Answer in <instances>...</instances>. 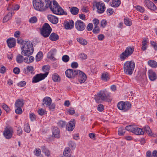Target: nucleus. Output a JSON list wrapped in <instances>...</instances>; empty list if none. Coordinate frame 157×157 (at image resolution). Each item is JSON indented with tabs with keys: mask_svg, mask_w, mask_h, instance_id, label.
<instances>
[{
	"mask_svg": "<svg viewBox=\"0 0 157 157\" xmlns=\"http://www.w3.org/2000/svg\"><path fill=\"white\" fill-rule=\"evenodd\" d=\"M41 6L42 7L41 8L42 10H36L42 12L44 11L49 7L52 13L55 14L59 15L67 14V13L63 10L56 1H53V4H52L50 0H45Z\"/></svg>",
	"mask_w": 157,
	"mask_h": 157,
	"instance_id": "obj_1",
	"label": "nucleus"
},
{
	"mask_svg": "<svg viewBox=\"0 0 157 157\" xmlns=\"http://www.w3.org/2000/svg\"><path fill=\"white\" fill-rule=\"evenodd\" d=\"M17 42L21 44L22 55L24 56H29L33 53V47L30 41H25L21 38H18L17 40Z\"/></svg>",
	"mask_w": 157,
	"mask_h": 157,
	"instance_id": "obj_2",
	"label": "nucleus"
},
{
	"mask_svg": "<svg viewBox=\"0 0 157 157\" xmlns=\"http://www.w3.org/2000/svg\"><path fill=\"white\" fill-rule=\"evenodd\" d=\"M135 67V63L132 61H127L124 64V73L128 75L132 74Z\"/></svg>",
	"mask_w": 157,
	"mask_h": 157,
	"instance_id": "obj_3",
	"label": "nucleus"
},
{
	"mask_svg": "<svg viewBox=\"0 0 157 157\" xmlns=\"http://www.w3.org/2000/svg\"><path fill=\"white\" fill-rule=\"evenodd\" d=\"M134 51V48L133 47H127L125 51L123 52L120 55V58L122 61L124 60L130 56Z\"/></svg>",
	"mask_w": 157,
	"mask_h": 157,
	"instance_id": "obj_4",
	"label": "nucleus"
},
{
	"mask_svg": "<svg viewBox=\"0 0 157 157\" xmlns=\"http://www.w3.org/2000/svg\"><path fill=\"white\" fill-rule=\"evenodd\" d=\"M52 30L51 28L47 23H45L43 25L42 29L40 30L41 35L44 37H48Z\"/></svg>",
	"mask_w": 157,
	"mask_h": 157,
	"instance_id": "obj_5",
	"label": "nucleus"
},
{
	"mask_svg": "<svg viewBox=\"0 0 157 157\" xmlns=\"http://www.w3.org/2000/svg\"><path fill=\"white\" fill-rule=\"evenodd\" d=\"M109 96V94H107V92L106 90H101L95 96V99L97 102H99L100 100H105Z\"/></svg>",
	"mask_w": 157,
	"mask_h": 157,
	"instance_id": "obj_6",
	"label": "nucleus"
},
{
	"mask_svg": "<svg viewBox=\"0 0 157 157\" xmlns=\"http://www.w3.org/2000/svg\"><path fill=\"white\" fill-rule=\"evenodd\" d=\"M119 109L126 112L130 109L131 107V104L128 101L119 102L117 105Z\"/></svg>",
	"mask_w": 157,
	"mask_h": 157,
	"instance_id": "obj_7",
	"label": "nucleus"
},
{
	"mask_svg": "<svg viewBox=\"0 0 157 157\" xmlns=\"http://www.w3.org/2000/svg\"><path fill=\"white\" fill-rule=\"evenodd\" d=\"M48 71H46L44 74H40L36 75L33 78L32 82L36 83L44 79L48 75Z\"/></svg>",
	"mask_w": 157,
	"mask_h": 157,
	"instance_id": "obj_8",
	"label": "nucleus"
},
{
	"mask_svg": "<svg viewBox=\"0 0 157 157\" xmlns=\"http://www.w3.org/2000/svg\"><path fill=\"white\" fill-rule=\"evenodd\" d=\"M78 71L79 70H75L69 69L66 71V75L69 78H74L78 74Z\"/></svg>",
	"mask_w": 157,
	"mask_h": 157,
	"instance_id": "obj_9",
	"label": "nucleus"
},
{
	"mask_svg": "<svg viewBox=\"0 0 157 157\" xmlns=\"http://www.w3.org/2000/svg\"><path fill=\"white\" fill-rule=\"evenodd\" d=\"M13 133V130L12 128H6L3 131V134L6 139H10L12 137Z\"/></svg>",
	"mask_w": 157,
	"mask_h": 157,
	"instance_id": "obj_10",
	"label": "nucleus"
},
{
	"mask_svg": "<svg viewBox=\"0 0 157 157\" xmlns=\"http://www.w3.org/2000/svg\"><path fill=\"white\" fill-rule=\"evenodd\" d=\"M75 27L76 29L78 31H82L85 29L86 25L81 20H79L75 22Z\"/></svg>",
	"mask_w": 157,
	"mask_h": 157,
	"instance_id": "obj_11",
	"label": "nucleus"
},
{
	"mask_svg": "<svg viewBox=\"0 0 157 157\" xmlns=\"http://www.w3.org/2000/svg\"><path fill=\"white\" fill-rule=\"evenodd\" d=\"M45 0H33V5L34 8L36 10H42V5Z\"/></svg>",
	"mask_w": 157,
	"mask_h": 157,
	"instance_id": "obj_12",
	"label": "nucleus"
},
{
	"mask_svg": "<svg viewBox=\"0 0 157 157\" xmlns=\"http://www.w3.org/2000/svg\"><path fill=\"white\" fill-rule=\"evenodd\" d=\"M77 75L78 77V80L79 82L81 84L84 83L86 79V76L83 72L79 70Z\"/></svg>",
	"mask_w": 157,
	"mask_h": 157,
	"instance_id": "obj_13",
	"label": "nucleus"
},
{
	"mask_svg": "<svg viewBox=\"0 0 157 157\" xmlns=\"http://www.w3.org/2000/svg\"><path fill=\"white\" fill-rule=\"evenodd\" d=\"M96 6L98 13H102L104 12L105 7L104 3L101 2H98L96 3Z\"/></svg>",
	"mask_w": 157,
	"mask_h": 157,
	"instance_id": "obj_14",
	"label": "nucleus"
},
{
	"mask_svg": "<svg viewBox=\"0 0 157 157\" xmlns=\"http://www.w3.org/2000/svg\"><path fill=\"white\" fill-rule=\"evenodd\" d=\"M144 4L149 9L151 10H156V6L153 2L149 0H145Z\"/></svg>",
	"mask_w": 157,
	"mask_h": 157,
	"instance_id": "obj_15",
	"label": "nucleus"
},
{
	"mask_svg": "<svg viewBox=\"0 0 157 157\" xmlns=\"http://www.w3.org/2000/svg\"><path fill=\"white\" fill-rule=\"evenodd\" d=\"M75 120L74 119L71 120L68 123V124L67 125V130L69 131H72L75 128Z\"/></svg>",
	"mask_w": 157,
	"mask_h": 157,
	"instance_id": "obj_16",
	"label": "nucleus"
},
{
	"mask_svg": "<svg viewBox=\"0 0 157 157\" xmlns=\"http://www.w3.org/2000/svg\"><path fill=\"white\" fill-rule=\"evenodd\" d=\"M51 98L48 97H45L43 100L42 105L44 107L49 106L52 102Z\"/></svg>",
	"mask_w": 157,
	"mask_h": 157,
	"instance_id": "obj_17",
	"label": "nucleus"
},
{
	"mask_svg": "<svg viewBox=\"0 0 157 157\" xmlns=\"http://www.w3.org/2000/svg\"><path fill=\"white\" fill-rule=\"evenodd\" d=\"M148 74L149 79L151 81H154L157 79V75L152 70L148 71Z\"/></svg>",
	"mask_w": 157,
	"mask_h": 157,
	"instance_id": "obj_18",
	"label": "nucleus"
},
{
	"mask_svg": "<svg viewBox=\"0 0 157 157\" xmlns=\"http://www.w3.org/2000/svg\"><path fill=\"white\" fill-rule=\"evenodd\" d=\"M6 42L10 48H12L15 45L16 40L14 38H9L7 40Z\"/></svg>",
	"mask_w": 157,
	"mask_h": 157,
	"instance_id": "obj_19",
	"label": "nucleus"
},
{
	"mask_svg": "<svg viewBox=\"0 0 157 157\" xmlns=\"http://www.w3.org/2000/svg\"><path fill=\"white\" fill-rule=\"evenodd\" d=\"M48 18L49 21L53 24H56L58 22V18L54 16L49 15L48 16Z\"/></svg>",
	"mask_w": 157,
	"mask_h": 157,
	"instance_id": "obj_20",
	"label": "nucleus"
},
{
	"mask_svg": "<svg viewBox=\"0 0 157 157\" xmlns=\"http://www.w3.org/2000/svg\"><path fill=\"white\" fill-rule=\"evenodd\" d=\"M53 135L56 138H59L60 137V130L56 127H54L52 130Z\"/></svg>",
	"mask_w": 157,
	"mask_h": 157,
	"instance_id": "obj_21",
	"label": "nucleus"
},
{
	"mask_svg": "<svg viewBox=\"0 0 157 157\" xmlns=\"http://www.w3.org/2000/svg\"><path fill=\"white\" fill-rule=\"evenodd\" d=\"M64 26L66 29H71L74 25V22L72 20L70 21L69 22L67 21L64 23Z\"/></svg>",
	"mask_w": 157,
	"mask_h": 157,
	"instance_id": "obj_22",
	"label": "nucleus"
},
{
	"mask_svg": "<svg viewBox=\"0 0 157 157\" xmlns=\"http://www.w3.org/2000/svg\"><path fill=\"white\" fill-rule=\"evenodd\" d=\"M34 71V68L32 66H28L26 69H24V71L25 74H33Z\"/></svg>",
	"mask_w": 157,
	"mask_h": 157,
	"instance_id": "obj_23",
	"label": "nucleus"
},
{
	"mask_svg": "<svg viewBox=\"0 0 157 157\" xmlns=\"http://www.w3.org/2000/svg\"><path fill=\"white\" fill-rule=\"evenodd\" d=\"M133 133L136 135H142L144 133V132L142 129L138 128L136 126L134 127Z\"/></svg>",
	"mask_w": 157,
	"mask_h": 157,
	"instance_id": "obj_24",
	"label": "nucleus"
},
{
	"mask_svg": "<svg viewBox=\"0 0 157 157\" xmlns=\"http://www.w3.org/2000/svg\"><path fill=\"white\" fill-rule=\"evenodd\" d=\"M24 101L23 99H18L16 100L15 105L16 107H22L24 104Z\"/></svg>",
	"mask_w": 157,
	"mask_h": 157,
	"instance_id": "obj_25",
	"label": "nucleus"
},
{
	"mask_svg": "<svg viewBox=\"0 0 157 157\" xmlns=\"http://www.w3.org/2000/svg\"><path fill=\"white\" fill-rule=\"evenodd\" d=\"M13 14L14 12H13L8 13L4 17L3 20V22H6L9 19H10L12 15H13Z\"/></svg>",
	"mask_w": 157,
	"mask_h": 157,
	"instance_id": "obj_26",
	"label": "nucleus"
},
{
	"mask_svg": "<svg viewBox=\"0 0 157 157\" xmlns=\"http://www.w3.org/2000/svg\"><path fill=\"white\" fill-rule=\"evenodd\" d=\"M49 39L52 41H55L59 39V36L56 33H52L50 35Z\"/></svg>",
	"mask_w": 157,
	"mask_h": 157,
	"instance_id": "obj_27",
	"label": "nucleus"
},
{
	"mask_svg": "<svg viewBox=\"0 0 157 157\" xmlns=\"http://www.w3.org/2000/svg\"><path fill=\"white\" fill-rule=\"evenodd\" d=\"M63 156L65 157H69L72 156L71 155V150L69 147L66 148L63 153Z\"/></svg>",
	"mask_w": 157,
	"mask_h": 157,
	"instance_id": "obj_28",
	"label": "nucleus"
},
{
	"mask_svg": "<svg viewBox=\"0 0 157 157\" xmlns=\"http://www.w3.org/2000/svg\"><path fill=\"white\" fill-rule=\"evenodd\" d=\"M148 65L152 68H155L157 67V62L153 60H150L148 61Z\"/></svg>",
	"mask_w": 157,
	"mask_h": 157,
	"instance_id": "obj_29",
	"label": "nucleus"
},
{
	"mask_svg": "<svg viewBox=\"0 0 157 157\" xmlns=\"http://www.w3.org/2000/svg\"><path fill=\"white\" fill-rule=\"evenodd\" d=\"M111 5L112 7H118L121 4V1L119 0L116 1L113 0L111 2Z\"/></svg>",
	"mask_w": 157,
	"mask_h": 157,
	"instance_id": "obj_30",
	"label": "nucleus"
},
{
	"mask_svg": "<svg viewBox=\"0 0 157 157\" xmlns=\"http://www.w3.org/2000/svg\"><path fill=\"white\" fill-rule=\"evenodd\" d=\"M101 79L105 81H107L109 79V74L107 72L103 73L101 75Z\"/></svg>",
	"mask_w": 157,
	"mask_h": 157,
	"instance_id": "obj_31",
	"label": "nucleus"
},
{
	"mask_svg": "<svg viewBox=\"0 0 157 157\" xmlns=\"http://www.w3.org/2000/svg\"><path fill=\"white\" fill-rule=\"evenodd\" d=\"M41 149L43 152L44 153L46 156L48 157L50 155V151L45 146L41 147Z\"/></svg>",
	"mask_w": 157,
	"mask_h": 157,
	"instance_id": "obj_32",
	"label": "nucleus"
},
{
	"mask_svg": "<svg viewBox=\"0 0 157 157\" xmlns=\"http://www.w3.org/2000/svg\"><path fill=\"white\" fill-rule=\"evenodd\" d=\"M34 58L32 56H28L24 59L25 62L27 63H30L34 60Z\"/></svg>",
	"mask_w": 157,
	"mask_h": 157,
	"instance_id": "obj_33",
	"label": "nucleus"
},
{
	"mask_svg": "<svg viewBox=\"0 0 157 157\" xmlns=\"http://www.w3.org/2000/svg\"><path fill=\"white\" fill-rule=\"evenodd\" d=\"M77 40L80 44L83 45H86L87 43V41L82 37L77 38Z\"/></svg>",
	"mask_w": 157,
	"mask_h": 157,
	"instance_id": "obj_34",
	"label": "nucleus"
},
{
	"mask_svg": "<svg viewBox=\"0 0 157 157\" xmlns=\"http://www.w3.org/2000/svg\"><path fill=\"white\" fill-rule=\"evenodd\" d=\"M52 80L55 82H58L60 81V79L59 75L57 73H54L52 76Z\"/></svg>",
	"mask_w": 157,
	"mask_h": 157,
	"instance_id": "obj_35",
	"label": "nucleus"
},
{
	"mask_svg": "<svg viewBox=\"0 0 157 157\" xmlns=\"http://www.w3.org/2000/svg\"><path fill=\"white\" fill-rule=\"evenodd\" d=\"M70 11L72 14L75 15L78 13L79 9L76 7H73L71 8Z\"/></svg>",
	"mask_w": 157,
	"mask_h": 157,
	"instance_id": "obj_36",
	"label": "nucleus"
},
{
	"mask_svg": "<svg viewBox=\"0 0 157 157\" xmlns=\"http://www.w3.org/2000/svg\"><path fill=\"white\" fill-rule=\"evenodd\" d=\"M23 57L21 55H18L16 57V61L18 63H21L24 60Z\"/></svg>",
	"mask_w": 157,
	"mask_h": 157,
	"instance_id": "obj_37",
	"label": "nucleus"
},
{
	"mask_svg": "<svg viewBox=\"0 0 157 157\" xmlns=\"http://www.w3.org/2000/svg\"><path fill=\"white\" fill-rule=\"evenodd\" d=\"M34 153L35 155L38 156V157H43L42 155L39 157V156L41 154V150L39 148H37L35 149L34 151Z\"/></svg>",
	"mask_w": 157,
	"mask_h": 157,
	"instance_id": "obj_38",
	"label": "nucleus"
},
{
	"mask_svg": "<svg viewBox=\"0 0 157 157\" xmlns=\"http://www.w3.org/2000/svg\"><path fill=\"white\" fill-rule=\"evenodd\" d=\"M144 130L145 131L146 133L149 136H151V132L149 127L148 125H146L144 126Z\"/></svg>",
	"mask_w": 157,
	"mask_h": 157,
	"instance_id": "obj_39",
	"label": "nucleus"
},
{
	"mask_svg": "<svg viewBox=\"0 0 157 157\" xmlns=\"http://www.w3.org/2000/svg\"><path fill=\"white\" fill-rule=\"evenodd\" d=\"M124 24L127 26H130L132 24L131 21L128 18H125L124 19Z\"/></svg>",
	"mask_w": 157,
	"mask_h": 157,
	"instance_id": "obj_40",
	"label": "nucleus"
},
{
	"mask_svg": "<svg viewBox=\"0 0 157 157\" xmlns=\"http://www.w3.org/2000/svg\"><path fill=\"white\" fill-rule=\"evenodd\" d=\"M43 56V53L41 52H39L36 55V60L37 61H40Z\"/></svg>",
	"mask_w": 157,
	"mask_h": 157,
	"instance_id": "obj_41",
	"label": "nucleus"
},
{
	"mask_svg": "<svg viewBox=\"0 0 157 157\" xmlns=\"http://www.w3.org/2000/svg\"><path fill=\"white\" fill-rule=\"evenodd\" d=\"M58 126L60 128H63L66 125V122L65 121L60 120L57 123Z\"/></svg>",
	"mask_w": 157,
	"mask_h": 157,
	"instance_id": "obj_42",
	"label": "nucleus"
},
{
	"mask_svg": "<svg viewBox=\"0 0 157 157\" xmlns=\"http://www.w3.org/2000/svg\"><path fill=\"white\" fill-rule=\"evenodd\" d=\"M24 128L25 131L27 133H29L30 131L29 125L28 124H26L24 125Z\"/></svg>",
	"mask_w": 157,
	"mask_h": 157,
	"instance_id": "obj_43",
	"label": "nucleus"
},
{
	"mask_svg": "<svg viewBox=\"0 0 157 157\" xmlns=\"http://www.w3.org/2000/svg\"><path fill=\"white\" fill-rule=\"evenodd\" d=\"M135 7L137 10L142 13H143L145 10L144 7L139 5L136 6Z\"/></svg>",
	"mask_w": 157,
	"mask_h": 157,
	"instance_id": "obj_44",
	"label": "nucleus"
},
{
	"mask_svg": "<svg viewBox=\"0 0 157 157\" xmlns=\"http://www.w3.org/2000/svg\"><path fill=\"white\" fill-rule=\"evenodd\" d=\"M134 127H135V126L131 125L127 126L126 127L125 129L127 130L130 131L133 133Z\"/></svg>",
	"mask_w": 157,
	"mask_h": 157,
	"instance_id": "obj_45",
	"label": "nucleus"
},
{
	"mask_svg": "<svg viewBox=\"0 0 157 157\" xmlns=\"http://www.w3.org/2000/svg\"><path fill=\"white\" fill-rule=\"evenodd\" d=\"M37 18L36 17L34 16L31 17L29 20V22L31 23H35L37 21Z\"/></svg>",
	"mask_w": 157,
	"mask_h": 157,
	"instance_id": "obj_46",
	"label": "nucleus"
},
{
	"mask_svg": "<svg viewBox=\"0 0 157 157\" xmlns=\"http://www.w3.org/2000/svg\"><path fill=\"white\" fill-rule=\"evenodd\" d=\"M125 129L122 128H120L118 129V134L120 136H122L125 133Z\"/></svg>",
	"mask_w": 157,
	"mask_h": 157,
	"instance_id": "obj_47",
	"label": "nucleus"
},
{
	"mask_svg": "<svg viewBox=\"0 0 157 157\" xmlns=\"http://www.w3.org/2000/svg\"><path fill=\"white\" fill-rule=\"evenodd\" d=\"M62 60L64 62L66 63L69 61V57L67 55H64L62 57Z\"/></svg>",
	"mask_w": 157,
	"mask_h": 157,
	"instance_id": "obj_48",
	"label": "nucleus"
},
{
	"mask_svg": "<svg viewBox=\"0 0 157 157\" xmlns=\"http://www.w3.org/2000/svg\"><path fill=\"white\" fill-rule=\"evenodd\" d=\"M2 106L3 109H4L6 112H8L10 111V108L6 104L4 103L2 104Z\"/></svg>",
	"mask_w": 157,
	"mask_h": 157,
	"instance_id": "obj_49",
	"label": "nucleus"
},
{
	"mask_svg": "<svg viewBox=\"0 0 157 157\" xmlns=\"http://www.w3.org/2000/svg\"><path fill=\"white\" fill-rule=\"evenodd\" d=\"M19 6L17 4H13L10 6V8L14 10H17L19 8Z\"/></svg>",
	"mask_w": 157,
	"mask_h": 157,
	"instance_id": "obj_50",
	"label": "nucleus"
},
{
	"mask_svg": "<svg viewBox=\"0 0 157 157\" xmlns=\"http://www.w3.org/2000/svg\"><path fill=\"white\" fill-rule=\"evenodd\" d=\"M69 146L71 149H73L75 147V143L72 141H70L68 143Z\"/></svg>",
	"mask_w": 157,
	"mask_h": 157,
	"instance_id": "obj_51",
	"label": "nucleus"
},
{
	"mask_svg": "<svg viewBox=\"0 0 157 157\" xmlns=\"http://www.w3.org/2000/svg\"><path fill=\"white\" fill-rule=\"evenodd\" d=\"M17 108L15 109V113L18 114H20L22 113V109L21 107H16Z\"/></svg>",
	"mask_w": 157,
	"mask_h": 157,
	"instance_id": "obj_52",
	"label": "nucleus"
},
{
	"mask_svg": "<svg viewBox=\"0 0 157 157\" xmlns=\"http://www.w3.org/2000/svg\"><path fill=\"white\" fill-rule=\"evenodd\" d=\"M79 57L82 59H86L87 58L86 55L84 53H81L79 55Z\"/></svg>",
	"mask_w": 157,
	"mask_h": 157,
	"instance_id": "obj_53",
	"label": "nucleus"
},
{
	"mask_svg": "<svg viewBox=\"0 0 157 157\" xmlns=\"http://www.w3.org/2000/svg\"><path fill=\"white\" fill-rule=\"evenodd\" d=\"M100 30L98 27V26H94L93 30V32L94 33H98L100 32Z\"/></svg>",
	"mask_w": 157,
	"mask_h": 157,
	"instance_id": "obj_54",
	"label": "nucleus"
},
{
	"mask_svg": "<svg viewBox=\"0 0 157 157\" xmlns=\"http://www.w3.org/2000/svg\"><path fill=\"white\" fill-rule=\"evenodd\" d=\"M29 117L31 121H33L36 119L35 115L33 113H31L29 114Z\"/></svg>",
	"mask_w": 157,
	"mask_h": 157,
	"instance_id": "obj_55",
	"label": "nucleus"
},
{
	"mask_svg": "<svg viewBox=\"0 0 157 157\" xmlns=\"http://www.w3.org/2000/svg\"><path fill=\"white\" fill-rule=\"evenodd\" d=\"M71 66L73 68H76L78 67V64L77 62H73L71 63Z\"/></svg>",
	"mask_w": 157,
	"mask_h": 157,
	"instance_id": "obj_56",
	"label": "nucleus"
},
{
	"mask_svg": "<svg viewBox=\"0 0 157 157\" xmlns=\"http://www.w3.org/2000/svg\"><path fill=\"white\" fill-rule=\"evenodd\" d=\"M97 109L100 112L103 111L104 109L103 105L102 104H99L98 106Z\"/></svg>",
	"mask_w": 157,
	"mask_h": 157,
	"instance_id": "obj_57",
	"label": "nucleus"
},
{
	"mask_svg": "<svg viewBox=\"0 0 157 157\" xmlns=\"http://www.w3.org/2000/svg\"><path fill=\"white\" fill-rule=\"evenodd\" d=\"M93 27V25L92 23H89L87 26L86 29L88 31H91Z\"/></svg>",
	"mask_w": 157,
	"mask_h": 157,
	"instance_id": "obj_58",
	"label": "nucleus"
},
{
	"mask_svg": "<svg viewBox=\"0 0 157 157\" xmlns=\"http://www.w3.org/2000/svg\"><path fill=\"white\" fill-rule=\"evenodd\" d=\"M113 13V10L112 9L109 8L107 10V13L109 15L112 14Z\"/></svg>",
	"mask_w": 157,
	"mask_h": 157,
	"instance_id": "obj_59",
	"label": "nucleus"
},
{
	"mask_svg": "<svg viewBox=\"0 0 157 157\" xmlns=\"http://www.w3.org/2000/svg\"><path fill=\"white\" fill-rule=\"evenodd\" d=\"M145 78V75L144 74H141L139 77V80L140 81H142V80L144 79Z\"/></svg>",
	"mask_w": 157,
	"mask_h": 157,
	"instance_id": "obj_60",
	"label": "nucleus"
},
{
	"mask_svg": "<svg viewBox=\"0 0 157 157\" xmlns=\"http://www.w3.org/2000/svg\"><path fill=\"white\" fill-rule=\"evenodd\" d=\"M93 23L94 24V26H98L99 24V20L97 19H94L93 20Z\"/></svg>",
	"mask_w": 157,
	"mask_h": 157,
	"instance_id": "obj_61",
	"label": "nucleus"
},
{
	"mask_svg": "<svg viewBox=\"0 0 157 157\" xmlns=\"http://www.w3.org/2000/svg\"><path fill=\"white\" fill-rule=\"evenodd\" d=\"M13 72L16 74H18L20 72V70L19 68L16 67L13 69Z\"/></svg>",
	"mask_w": 157,
	"mask_h": 157,
	"instance_id": "obj_62",
	"label": "nucleus"
},
{
	"mask_svg": "<svg viewBox=\"0 0 157 157\" xmlns=\"http://www.w3.org/2000/svg\"><path fill=\"white\" fill-rule=\"evenodd\" d=\"M6 68L3 66H1L0 67V72L2 73H4L6 71Z\"/></svg>",
	"mask_w": 157,
	"mask_h": 157,
	"instance_id": "obj_63",
	"label": "nucleus"
},
{
	"mask_svg": "<svg viewBox=\"0 0 157 157\" xmlns=\"http://www.w3.org/2000/svg\"><path fill=\"white\" fill-rule=\"evenodd\" d=\"M38 112L39 115L42 116L44 114L45 111L44 109H41L38 110Z\"/></svg>",
	"mask_w": 157,
	"mask_h": 157,
	"instance_id": "obj_64",
	"label": "nucleus"
}]
</instances>
